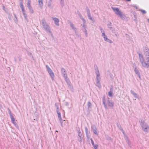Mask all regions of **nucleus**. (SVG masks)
<instances>
[{
    "label": "nucleus",
    "instance_id": "nucleus-1",
    "mask_svg": "<svg viewBox=\"0 0 149 149\" xmlns=\"http://www.w3.org/2000/svg\"><path fill=\"white\" fill-rule=\"evenodd\" d=\"M139 61L142 67L145 68H149V61L144 59L142 54L139 53Z\"/></svg>",
    "mask_w": 149,
    "mask_h": 149
},
{
    "label": "nucleus",
    "instance_id": "nucleus-2",
    "mask_svg": "<svg viewBox=\"0 0 149 149\" xmlns=\"http://www.w3.org/2000/svg\"><path fill=\"white\" fill-rule=\"evenodd\" d=\"M41 24L44 29L48 33L51 34L52 36H53L52 33L51 31L49 26L47 24L45 19H42L41 21Z\"/></svg>",
    "mask_w": 149,
    "mask_h": 149
},
{
    "label": "nucleus",
    "instance_id": "nucleus-3",
    "mask_svg": "<svg viewBox=\"0 0 149 149\" xmlns=\"http://www.w3.org/2000/svg\"><path fill=\"white\" fill-rule=\"evenodd\" d=\"M61 72L68 85L69 86L70 85L71 83L68 78V77L66 70L63 68H62L61 69Z\"/></svg>",
    "mask_w": 149,
    "mask_h": 149
},
{
    "label": "nucleus",
    "instance_id": "nucleus-4",
    "mask_svg": "<svg viewBox=\"0 0 149 149\" xmlns=\"http://www.w3.org/2000/svg\"><path fill=\"white\" fill-rule=\"evenodd\" d=\"M142 129L145 132H148L149 130V126L144 120H141L139 121Z\"/></svg>",
    "mask_w": 149,
    "mask_h": 149
},
{
    "label": "nucleus",
    "instance_id": "nucleus-5",
    "mask_svg": "<svg viewBox=\"0 0 149 149\" xmlns=\"http://www.w3.org/2000/svg\"><path fill=\"white\" fill-rule=\"evenodd\" d=\"M95 70V73L96 74V86H98L99 88H100L101 87V85L100 83V81L101 78L99 71L98 69Z\"/></svg>",
    "mask_w": 149,
    "mask_h": 149
},
{
    "label": "nucleus",
    "instance_id": "nucleus-6",
    "mask_svg": "<svg viewBox=\"0 0 149 149\" xmlns=\"http://www.w3.org/2000/svg\"><path fill=\"white\" fill-rule=\"evenodd\" d=\"M111 8L116 15L121 18L122 17L123 15L122 13L119 10L118 8L113 7H111Z\"/></svg>",
    "mask_w": 149,
    "mask_h": 149
},
{
    "label": "nucleus",
    "instance_id": "nucleus-7",
    "mask_svg": "<svg viewBox=\"0 0 149 149\" xmlns=\"http://www.w3.org/2000/svg\"><path fill=\"white\" fill-rule=\"evenodd\" d=\"M86 8L87 16L89 19L92 21H94V19L91 17L89 9L87 6L86 7Z\"/></svg>",
    "mask_w": 149,
    "mask_h": 149
},
{
    "label": "nucleus",
    "instance_id": "nucleus-8",
    "mask_svg": "<svg viewBox=\"0 0 149 149\" xmlns=\"http://www.w3.org/2000/svg\"><path fill=\"white\" fill-rule=\"evenodd\" d=\"M68 24L70 25V26L72 29L74 31L75 33H76L77 31V29L75 27L74 24L69 20H68Z\"/></svg>",
    "mask_w": 149,
    "mask_h": 149
},
{
    "label": "nucleus",
    "instance_id": "nucleus-9",
    "mask_svg": "<svg viewBox=\"0 0 149 149\" xmlns=\"http://www.w3.org/2000/svg\"><path fill=\"white\" fill-rule=\"evenodd\" d=\"M52 20L54 21L55 24L57 26H59V19L56 17H52Z\"/></svg>",
    "mask_w": 149,
    "mask_h": 149
},
{
    "label": "nucleus",
    "instance_id": "nucleus-10",
    "mask_svg": "<svg viewBox=\"0 0 149 149\" xmlns=\"http://www.w3.org/2000/svg\"><path fill=\"white\" fill-rule=\"evenodd\" d=\"M57 113L58 115V118L59 120L60 121V123L61 124V126H63L62 122V121H63L62 119L61 118V113L59 111H58Z\"/></svg>",
    "mask_w": 149,
    "mask_h": 149
},
{
    "label": "nucleus",
    "instance_id": "nucleus-11",
    "mask_svg": "<svg viewBox=\"0 0 149 149\" xmlns=\"http://www.w3.org/2000/svg\"><path fill=\"white\" fill-rule=\"evenodd\" d=\"M107 103L108 106L111 107H113V103L111 101H110L109 99L107 100Z\"/></svg>",
    "mask_w": 149,
    "mask_h": 149
},
{
    "label": "nucleus",
    "instance_id": "nucleus-12",
    "mask_svg": "<svg viewBox=\"0 0 149 149\" xmlns=\"http://www.w3.org/2000/svg\"><path fill=\"white\" fill-rule=\"evenodd\" d=\"M38 5L40 8L42 9L43 6V0H38Z\"/></svg>",
    "mask_w": 149,
    "mask_h": 149
},
{
    "label": "nucleus",
    "instance_id": "nucleus-13",
    "mask_svg": "<svg viewBox=\"0 0 149 149\" xmlns=\"http://www.w3.org/2000/svg\"><path fill=\"white\" fill-rule=\"evenodd\" d=\"M50 76L51 77L52 79V80H54V73L52 72V70L50 71L49 72H48Z\"/></svg>",
    "mask_w": 149,
    "mask_h": 149
},
{
    "label": "nucleus",
    "instance_id": "nucleus-14",
    "mask_svg": "<svg viewBox=\"0 0 149 149\" xmlns=\"http://www.w3.org/2000/svg\"><path fill=\"white\" fill-rule=\"evenodd\" d=\"M92 130H93V133L96 135H97L98 133H97V128L94 125L92 127Z\"/></svg>",
    "mask_w": 149,
    "mask_h": 149
},
{
    "label": "nucleus",
    "instance_id": "nucleus-15",
    "mask_svg": "<svg viewBox=\"0 0 149 149\" xmlns=\"http://www.w3.org/2000/svg\"><path fill=\"white\" fill-rule=\"evenodd\" d=\"M130 92L132 94L134 97L136 98H139V96L138 95H137L136 93H135L133 91L131 90L130 91Z\"/></svg>",
    "mask_w": 149,
    "mask_h": 149
},
{
    "label": "nucleus",
    "instance_id": "nucleus-16",
    "mask_svg": "<svg viewBox=\"0 0 149 149\" xmlns=\"http://www.w3.org/2000/svg\"><path fill=\"white\" fill-rule=\"evenodd\" d=\"M134 72L135 73L137 74L139 76V78H140V74L139 73V72L138 70L137 69L136 67H135L134 70Z\"/></svg>",
    "mask_w": 149,
    "mask_h": 149
},
{
    "label": "nucleus",
    "instance_id": "nucleus-17",
    "mask_svg": "<svg viewBox=\"0 0 149 149\" xmlns=\"http://www.w3.org/2000/svg\"><path fill=\"white\" fill-rule=\"evenodd\" d=\"M145 58L146 60L149 61V52H147L145 54Z\"/></svg>",
    "mask_w": 149,
    "mask_h": 149
},
{
    "label": "nucleus",
    "instance_id": "nucleus-18",
    "mask_svg": "<svg viewBox=\"0 0 149 149\" xmlns=\"http://www.w3.org/2000/svg\"><path fill=\"white\" fill-rule=\"evenodd\" d=\"M102 36L103 37L105 41V40L108 38L107 37V36L105 34V33H102Z\"/></svg>",
    "mask_w": 149,
    "mask_h": 149
},
{
    "label": "nucleus",
    "instance_id": "nucleus-19",
    "mask_svg": "<svg viewBox=\"0 0 149 149\" xmlns=\"http://www.w3.org/2000/svg\"><path fill=\"white\" fill-rule=\"evenodd\" d=\"M143 50L144 52H145V53H146L147 52H149V49L148 48L146 47H143Z\"/></svg>",
    "mask_w": 149,
    "mask_h": 149
},
{
    "label": "nucleus",
    "instance_id": "nucleus-20",
    "mask_svg": "<svg viewBox=\"0 0 149 149\" xmlns=\"http://www.w3.org/2000/svg\"><path fill=\"white\" fill-rule=\"evenodd\" d=\"M11 122L15 126L17 125L15 121V118L14 117L11 118Z\"/></svg>",
    "mask_w": 149,
    "mask_h": 149
},
{
    "label": "nucleus",
    "instance_id": "nucleus-21",
    "mask_svg": "<svg viewBox=\"0 0 149 149\" xmlns=\"http://www.w3.org/2000/svg\"><path fill=\"white\" fill-rule=\"evenodd\" d=\"M103 103L104 105V107L106 109H107V106L106 105L105 102V97H104L103 99Z\"/></svg>",
    "mask_w": 149,
    "mask_h": 149
},
{
    "label": "nucleus",
    "instance_id": "nucleus-22",
    "mask_svg": "<svg viewBox=\"0 0 149 149\" xmlns=\"http://www.w3.org/2000/svg\"><path fill=\"white\" fill-rule=\"evenodd\" d=\"M23 15L25 19L27 21V22H29L28 19L27 18V15L25 13L22 14Z\"/></svg>",
    "mask_w": 149,
    "mask_h": 149
},
{
    "label": "nucleus",
    "instance_id": "nucleus-23",
    "mask_svg": "<svg viewBox=\"0 0 149 149\" xmlns=\"http://www.w3.org/2000/svg\"><path fill=\"white\" fill-rule=\"evenodd\" d=\"M28 8L30 12H31V13H33L34 12V11L32 8V7L31 6L28 7Z\"/></svg>",
    "mask_w": 149,
    "mask_h": 149
},
{
    "label": "nucleus",
    "instance_id": "nucleus-24",
    "mask_svg": "<svg viewBox=\"0 0 149 149\" xmlns=\"http://www.w3.org/2000/svg\"><path fill=\"white\" fill-rule=\"evenodd\" d=\"M20 6L21 8H24L23 5V0H20Z\"/></svg>",
    "mask_w": 149,
    "mask_h": 149
},
{
    "label": "nucleus",
    "instance_id": "nucleus-25",
    "mask_svg": "<svg viewBox=\"0 0 149 149\" xmlns=\"http://www.w3.org/2000/svg\"><path fill=\"white\" fill-rule=\"evenodd\" d=\"M77 130L78 131V136L82 137V134H81L80 131V130H79V128H78Z\"/></svg>",
    "mask_w": 149,
    "mask_h": 149
},
{
    "label": "nucleus",
    "instance_id": "nucleus-26",
    "mask_svg": "<svg viewBox=\"0 0 149 149\" xmlns=\"http://www.w3.org/2000/svg\"><path fill=\"white\" fill-rule=\"evenodd\" d=\"M108 28L110 29V30L112 31L113 33H115V29L112 27H108Z\"/></svg>",
    "mask_w": 149,
    "mask_h": 149
},
{
    "label": "nucleus",
    "instance_id": "nucleus-27",
    "mask_svg": "<svg viewBox=\"0 0 149 149\" xmlns=\"http://www.w3.org/2000/svg\"><path fill=\"white\" fill-rule=\"evenodd\" d=\"M60 3L62 7H63L64 5V0H60Z\"/></svg>",
    "mask_w": 149,
    "mask_h": 149
},
{
    "label": "nucleus",
    "instance_id": "nucleus-28",
    "mask_svg": "<svg viewBox=\"0 0 149 149\" xmlns=\"http://www.w3.org/2000/svg\"><path fill=\"white\" fill-rule=\"evenodd\" d=\"M83 31L85 33L86 37H87L88 36V34L86 29L83 30Z\"/></svg>",
    "mask_w": 149,
    "mask_h": 149
},
{
    "label": "nucleus",
    "instance_id": "nucleus-29",
    "mask_svg": "<svg viewBox=\"0 0 149 149\" xmlns=\"http://www.w3.org/2000/svg\"><path fill=\"white\" fill-rule=\"evenodd\" d=\"M46 68L48 72H49L52 70L49 67V66L48 65H46Z\"/></svg>",
    "mask_w": 149,
    "mask_h": 149
},
{
    "label": "nucleus",
    "instance_id": "nucleus-30",
    "mask_svg": "<svg viewBox=\"0 0 149 149\" xmlns=\"http://www.w3.org/2000/svg\"><path fill=\"white\" fill-rule=\"evenodd\" d=\"M99 29H100V30L101 31V33H102H102H104L105 32V31L103 29L102 27H101V26H99Z\"/></svg>",
    "mask_w": 149,
    "mask_h": 149
},
{
    "label": "nucleus",
    "instance_id": "nucleus-31",
    "mask_svg": "<svg viewBox=\"0 0 149 149\" xmlns=\"http://www.w3.org/2000/svg\"><path fill=\"white\" fill-rule=\"evenodd\" d=\"M8 110H9V111H8V113H9V114L10 115V118H13L14 117L13 116V115H12V114L11 113V111H10V110L9 109V108H8Z\"/></svg>",
    "mask_w": 149,
    "mask_h": 149
},
{
    "label": "nucleus",
    "instance_id": "nucleus-32",
    "mask_svg": "<svg viewBox=\"0 0 149 149\" xmlns=\"http://www.w3.org/2000/svg\"><path fill=\"white\" fill-rule=\"evenodd\" d=\"M31 2V0H28V2L27 3L28 7L30 6H31L30 4Z\"/></svg>",
    "mask_w": 149,
    "mask_h": 149
},
{
    "label": "nucleus",
    "instance_id": "nucleus-33",
    "mask_svg": "<svg viewBox=\"0 0 149 149\" xmlns=\"http://www.w3.org/2000/svg\"><path fill=\"white\" fill-rule=\"evenodd\" d=\"M125 138L126 141L127 143L129 145L130 144V141L127 136H125Z\"/></svg>",
    "mask_w": 149,
    "mask_h": 149
},
{
    "label": "nucleus",
    "instance_id": "nucleus-34",
    "mask_svg": "<svg viewBox=\"0 0 149 149\" xmlns=\"http://www.w3.org/2000/svg\"><path fill=\"white\" fill-rule=\"evenodd\" d=\"M78 140L79 141L81 142L82 141V137L78 136Z\"/></svg>",
    "mask_w": 149,
    "mask_h": 149
},
{
    "label": "nucleus",
    "instance_id": "nucleus-35",
    "mask_svg": "<svg viewBox=\"0 0 149 149\" xmlns=\"http://www.w3.org/2000/svg\"><path fill=\"white\" fill-rule=\"evenodd\" d=\"M105 41L110 43H113V41L111 40L109 38H108L106 40H105Z\"/></svg>",
    "mask_w": 149,
    "mask_h": 149
},
{
    "label": "nucleus",
    "instance_id": "nucleus-36",
    "mask_svg": "<svg viewBox=\"0 0 149 149\" xmlns=\"http://www.w3.org/2000/svg\"><path fill=\"white\" fill-rule=\"evenodd\" d=\"M80 18L83 21L84 23L85 24L86 23L85 20L84 19L82 16L81 15H80Z\"/></svg>",
    "mask_w": 149,
    "mask_h": 149
},
{
    "label": "nucleus",
    "instance_id": "nucleus-37",
    "mask_svg": "<svg viewBox=\"0 0 149 149\" xmlns=\"http://www.w3.org/2000/svg\"><path fill=\"white\" fill-rule=\"evenodd\" d=\"M139 11H141L143 14H146V11L144 10H142V9H139Z\"/></svg>",
    "mask_w": 149,
    "mask_h": 149
},
{
    "label": "nucleus",
    "instance_id": "nucleus-38",
    "mask_svg": "<svg viewBox=\"0 0 149 149\" xmlns=\"http://www.w3.org/2000/svg\"><path fill=\"white\" fill-rule=\"evenodd\" d=\"M52 1H49V2L48 4V7H50L51 6L52 3Z\"/></svg>",
    "mask_w": 149,
    "mask_h": 149
},
{
    "label": "nucleus",
    "instance_id": "nucleus-39",
    "mask_svg": "<svg viewBox=\"0 0 149 149\" xmlns=\"http://www.w3.org/2000/svg\"><path fill=\"white\" fill-rule=\"evenodd\" d=\"M108 95L110 97H111L112 95V93L111 91H109L108 93Z\"/></svg>",
    "mask_w": 149,
    "mask_h": 149
},
{
    "label": "nucleus",
    "instance_id": "nucleus-40",
    "mask_svg": "<svg viewBox=\"0 0 149 149\" xmlns=\"http://www.w3.org/2000/svg\"><path fill=\"white\" fill-rule=\"evenodd\" d=\"M95 149H97L98 145H94L93 146Z\"/></svg>",
    "mask_w": 149,
    "mask_h": 149
},
{
    "label": "nucleus",
    "instance_id": "nucleus-41",
    "mask_svg": "<svg viewBox=\"0 0 149 149\" xmlns=\"http://www.w3.org/2000/svg\"><path fill=\"white\" fill-rule=\"evenodd\" d=\"M88 106V108L90 107L91 105V104L90 102H88L87 104Z\"/></svg>",
    "mask_w": 149,
    "mask_h": 149
},
{
    "label": "nucleus",
    "instance_id": "nucleus-42",
    "mask_svg": "<svg viewBox=\"0 0 149 149\" xmlns=\"http://www.w3.org/2000/svg\"><path fill=\"white\" fill-rule=\"evenodd\" d=\"M85 24H84L83 22V23L82 24V27L84 29H86V26Z\"/></svg>",
    "mask_w": 149,
    "mask_h": 149
},
{
    "label": "nucleus",
    "instance_id": "nucleus-43",
    "mask_svg": "<svg viewBox=\"0 0 149 149\" xmlns=\"http://www.w3.org/2000/svg\"><path fill=\"white\" fill-rule=\"evenodd\" d=\"M21 10H22V14L25 13V10L24 9V8H21Z\"/></svg>",
    "mask_w": 149,
    "mask_h": 149
},
{
    "label": "nucleus",
    "instance_id": "nucleus-44",
    "mask_svg": "<svg viewBox=\"0 0 149 149\" xmlns=\"http://www.w3.org/2000/svg\"><path fill=\"white\" fill-rule=\"evenodd\" d=\"M91 143H92V145L93 146L94 145H95L94 143V142H93V139H92V138L91 139Z\"/></svg>",
    "mask_w": 149,
    "mask_h": 149
},
{
    "label": "nucleus",
    "instance_id": "nucleus-45",
    "mask_svg": "<svg viewBox=\"0 0 149 149\" xmlns=\"http://www.w3.org/2000/svg\"><path fill=\"white\" fill-rule=\"evenodd\" d=\"M28 55L29 56H32V54L31 52H28Z\"/></svg>",
    "mask_w": 149,
    "mask_h": 149
},
{
    "label": "nucleus",
    "instance_id": "nucleus-46",
    "mask_svg": "<svg viewBox=\"0 0 149 149\" xmlns=\"http://www.w3.org/2000/svg\"><path fill=\"white\" fill-rule=\"evenodd\" d=\"M85 132H86V134L88 132V129L86 127H85Z\"/></svg>",
    "mask_w": 149,
    "mask_h": 149
},
{
    "label": "nucleus",
    "instance_id": "nucleus-47",
    "mask_svg": "<svg viewBox=\"0 0 149 149\" xmlns=\"http://www.w3.org/2000/svg\"><path fill=\"white\" fill-rule=\"evenodd\" d=\"M56 112H57L58 111H59V109L58 106L56 107Z\"/></svg>",
    "mask_w": 149,
    "mask_h": 149
},
{
    "label": "nucleus",
    "instance_id": "nucleus-48",
    "mask_svg": "<svg viewBox=\"0 0 149 149\" xmlns=\"http://www.w3.org/2000/svg\"><path fill=\"white\" fill-rule=\"evenodd\" d=\"M14 20L15 22L16 23H17L18 22V20H17V18H15V19H14Z\"/></svg>",
    "mask_w": 149,
    "mask_h": 149
},
{
    "label": "nucleus",
    "instance_id": "nucleus-49",
    "mask_svg": "<svg viewBox=\"0 0 149 149\" xmlns=\"http://www.w3.org/2000/svg\"><path fill=\"white\" fill-rule=\"evenodd\" d=\"M8 18L10 20H11V16L10 15H9V16H8Z\"/></svg>",
    "mask_w": 149,
    "mask_h": 149
},
{
    "label": "nucleus",
    "instance_id": "nucleus-50",
    "mask_svg": "<svg viewBox=\"0 0 149 149\" xmlns=\"http://www.w3.org/2000/svg\"><path fill=\"white\" fill-rule=\"evenodd\" d=\"M62 121H62V122L63 126H62V127H63V122H64L65 123V120H62Z\"/></svg>",
    "mask_w": 149,
    "mask_h": 149
},
{
    "label": "nucleus",
    "instance_id": "nucleus-51",
    "mask_svg": "<svg viewBox=\"0 0 149 149\" xmlns=\"http://www.w3.org/2000/svg\"><path fill=\"white\" fill-rule=\"evenodd\" d=\"M119 129L122 131H123V130L122 128L120 126V127H119Z\"/></svg>",
    "mask_w": 149,
    "mask_h": 149
},
{
    "label": "nucleus",
    "instance_id": "nucleus-52",
    "mask_svg": "<svg viewBox=\"0 0 149 149\" xmlns=\"http://www.w3.org/2000/svg\"><path fill=\"white\" fill-rule=\"evenodd\" d=\"M111 23L110 22L108 24V26H111Z\"/></svg>",
    "mask_w": 149,
    "mask_h": 149
},
{
    "label": "nucleus",
    "instance_id": "nucleus-53",
    "mask_svg": "<svg viewBox=\"0 0 149 149\" xmlns=\"http://www.w3.org/2000/svg\"><path fill=\"white\" fill-rule=\"evenodd\" d=\"M55 106H56V107L58 106V104L57 103H56V104H55Z\"/></svg>",
    "mask_w": 149,
    "mask_h": 149
},
{
    "label": "nucleus",
    "instance_id": "nucleus-54",
    "mask_svg": "<svg viewBox=\"0 0 149 149\" xmlns=\"http://www.w3.org/2000/svg\"><path fill=\"white\" fill-rule=\"evenodd\" d=\"M14 17H15V18H17V17H16V16L15 15V14H14Z\"/></svg>",
    "mask_w": 149,
    "mask_h": 149
},
{
    "label": "nucleus",
    "instance_id": "nucleus-55",
    "mask_svg": "<svg viewBox=\"0 0 149 149\" xmlns=\"http://www.w3.org/2000/svg\"><path fill=\"white\" fill-rule=\"evenodd\" d=\"M147 20L148 21V22L149 23V19H147Z\"/></svg>",
    "mask_w": 149,
    "mask_h": 149
},
{
    "label": "nucleus",
    "instance_id": "nucleus-56",
    "mask_svg": "<svg viewBox=\"0 0 149 149\" xmlns=\"http://www.w3.org/2000/svg\"><path fill=\"white\" fill-rule=\"evenodd\" d=\"M115 35L116 36H117V35L116 34H115Z\"/></svg>",
    "mask_w": 149,
    "mask_h": 149
},
{
    "label": "nucleus",
    "instance_id": "nucleus-57",
    "mask_svg": "<svg viewBox=\"0 0 149 149\" xmlns=\"http://www.w3.org/2000/svg\"><path fill=\"white\" fill-rule=\"evenodd\" d=\"M49 1H52V0H49Z\"/></svg>",
    "mask_w": 149,
    "mask_h": 149
},
{
    "label": "nucleus",
    "instance_id": "nucleus-58",
    "mask_svg": "<svg viewBox=\"0 0 149 149\" xmlns=\"http://www.w3.org/2000/svg\"><path fill=\"white\" fill-rule=\"evenodd\" d=\"M136 8L137 9V7H136Z\"/></svg>",
    "mask_w": 149,
    "mask_h": 149
},
{
    "label": "nucleus",
    "instance_id": "nucleus-59",
    "mask_svg": "<svg viewBox=\"0 0 149 149\" xmlns=\"http://www.w3.org/2000/svg\"><path fill=\"white\" fill-rule=\"evenodd\" d=\"M123 133H124V132H123Z\"/></svg>",
    "mask_w": 149,
    "mask_h": 149
}]
</instances>
